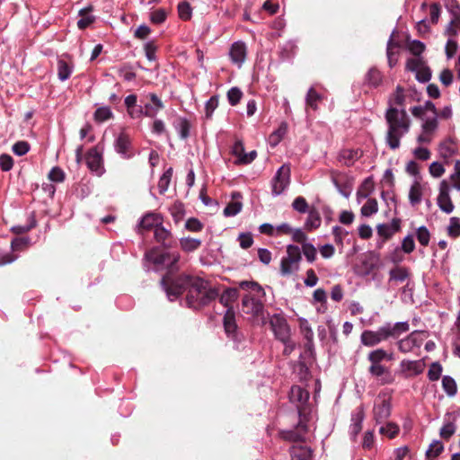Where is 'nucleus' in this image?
<instances>
[{
	"label": "nucleus",
	"mask_w": 460,
	"mask_h": 460,
	"mask_svg": "<svg viewBox=\"0 0 460 460\" xmlns=\"http://www.w3.org/2000/svg\"><path fill=\"white\" fill-rule=\"evenodd\" d=\"M385 119L387 125L385 143L392 149L400 147L401 139L411 128V119L404 108L387 107L385 113Z\"/></svg>",
	"instance_id": "nucleus-1"
},
{
	"label": "nucleus",
	"mask_w": 460,
	"mask_h": 460,
	"mask_svg": "<svg viewBox=\"0 0 460 460\" xmlns=\"http://www.w3.org/2000/svg\"><path fill=\"white\" fill-rule=\"evenodd\" d=\"M199 285H201L200 278L187 274L177 277L166 275L161 279V286L170 301L176 300L181 294L187 292L186 299L193 304V294H199Z\"/></svg>",
	"instance_id": "nucleus-2"
},
{
	"label": "nucleus",
	"mask_w": 460,
	"mask_h": 460,
	"mask_svg": "<svg viewBox=\"0 0 460 460\" xmlns=\"http://www.w3.org/2000/svg\"><path fill=\"white\" fill-rule=\"evenodd\" d=\"M410 329L407 321L394 323H385L376 331L365 330L360 335V342L367 347H374L389 339H397Z\"/></svg>",
	"instance_id": "nucleus-3"
},
{
	"label": "nucleus",
	"mask_w": 460,
	"mask_h": 460,
	"mask_svg": "<svg viewBox=\"0 0 460 460\" xmlns=\"http://www.w3.org/2000/svg\"><path fill=\"white\" fill-rule=\"evenodd\" d=\"M302 260L301 251L297 245L288 244L287 246V254L280 261V275L288 277L299 270L300 261Z\"/></svg>",
	"instance_id": "nucleus-4"
},
{
	"label": "nucleus",
	"mask_w": 460,
	"mask_h": 460,
	"mask_svg": "<svg viewBox=\"0 0 460 460\" xmlns=\"http://www.w3.org/2000/svg\"><path fill=\"white\" fill-rule=\"evenodd\" d=\"M145 259L155 266H166L172 270L180 260L179 252H160L159 248H153L145 253Z\"/></svg>",
	"instance_id": "nucleus-5"
},
{
	"label": "nucleus",
	"mask_w": 460,
	"mask_h": 460,
	"mask_svg": "<svg viewBox=\"0 0 460 460\" xmlns=\"http://www.w3.org/2000/svg\"><path fill=\"white\" fill-rule=\"evenodd\" d=\"M198 288L199 294H193L194 303L191 304L186 299V304L190 308L199 310L204 306L208 305L217 296L218 293L215 288H208L207 282L201 279V285Z\"/></svg>",
	"instance_id": "nucleus-6"
},
{
	"label": "nucleus",
	"mask_w": 460,
	"mask_h": 460,
	"mask_svg": "<svg viewBox=\"0 0 460 460\" xmlns=\"http://www.w3.org/2000/svg\"><path fill=\"white\" fill-rule=\"evenodd\" d=\"M290 167L288 164L281 165L271 180V194L274 197L282 194L290 184Z\"/></svg>",
	"instance_id": "nucleus-7"
},
{
	"label": "nucleus",
	"mask_w": 460,
	"mask_h": 460,
	"mask_svg": "<svg viewBox=\"0 0 460 460\" xmlns=\"http://www.w3.org/2000/svg\"><path fill=\"white\" fill-rule=\"evenodd\" d=\"M331 181L341 195L349 198L352 191L353 179L337 170L330 172Z\"/></svg>",
	"instance_id": "nucleus-8"
},
{
	"label": "nucleus",
	"mask_w": 460,
	"mask_h": 460,
	"mask_svg": "<svg viewBox=\"0 0 460 460\" xmlns=\"http://www.w3.org/2000/svg\"><path fill=\"white\" fill-rule=\"evenodd\" d=\"M146 97L150 100V102L146 103L144 106H138V119L142 116L152 119L155 118L158 112L164 108L163 101L156 93H149Z\"/></svg>",
	"instance_id": "nucleus-9"
},
{
	"label": "nucleus",
	"mask_w": 460,
	"mask_h": 460,
	"mask_svg": "<svg viewBox=\"0 0 460 460\" xmlns=\"http://www.w3.org/2000/svg\"><path fill=\"white\" fill-rule=\"evenodd\" d=\"M270 325L274 336L279 341H287L290 336V327L287 319L280 314H275L270 318Z\"/></svg>",
	"instance_id": "nucleus-10"
},
{
	"label": "nucleus",
	"mask_w": 460,
	"mask_h": 460,
	"mask_svg": "<svg viewBox=\"0 0 460 460\" xmlns=\"http://www.w3.org/2000/svg\"><path fill=\"white\" fill-rule=\"evenodd\" d=\"M421 332L413 331L407 337L397 341L398 349L402 353H410L414 349H420L422 345L423 339L420 337Z\"/></svg>",
	"instance_id": "nucleus-11"
},
{
	"label": "nucleus",
	"mask_w": 460,
	"mask_h": 460,
	"mask_svg": "<svg viewBox=\"0 0 460 460\" xmlns=\"http://www.w3.org/2000/svg\"><path fill=\"white\" fill-rule=\"evenodd\" d=\"M115 151L125 159L132 158L135 155L130 137L121 132L114 142Z\"/></svg>",
	"instance_id": "nucleus-12"
},
{
	"label": "nucleus",
	"mask_w": 460,
	"mask_h": 460,
	"mask_svg": "<svg viewBox=\"0 0 460 460\" xmlns=\"http://www.w3.org/2000/svg\"><path fill=\"white\" fill-rule=\"evenodd\" d=\"M449 192V185L445 180L442 181L439 184V193L437 198V204L438 208L446 214H451L455 208Z\"/></svg>",
	"instance_id": "nucleus-13"
},
{
	"label": "nucleus",
	"mask_w": 460,
	"mask_h": 460,
	"mask_svg": "<svg viewBox=\"0 0 460 460\" xmlns=\"http://www.w3.org/2000/svg\"><path fill=\"white\" fill-rule=\"evenodd\" d=\"M368 373L382 385H390L394 381L391 369L383 364L370 365Z\"/></svg>",
	"instance_id": "nucleus-14"
},
{
	"label": "nucleus",
	"mask_w": 460,
	"mask_h": 460,
	"mask_svg": "<svg viewBox=\"0 0 460 460\" xmlns=\"http://www.w3.org/2000/svg\"><path fill=\"white\" fill-rule=\"evenodd\" d=\"M231 153L237 158L235 164H249L257 157V152L252 150L246 153L244 150V145L242 140H236L233 146Z\"/></svg>",
	"instance_id": "nucleus-15"
},
{
	"label": "nucleus",
	"mask_w": 460,
	"mask_h": 460,
	"mask_svg": "<svg viewBox=\"0 0 460 460\" xmlns=\"http://www.w3.org/2000/svg\"><path fill=\"white\" fill-rule=\"evenodd\" d=\"M263 309V304L255 296L246 294L242 299V312L251 316L259 315Z\"/></svg>",
	"instance_id": "nucleus-16"
},
{
	"label": "nucleus",
	"mask_w": 460,
	"mask_h": 460,
	"mask_svg": "<svg viewBox=\"0 0 460 460\" xmlns=\"http://www.w3.org/2000/svg\"><path fill=\"white\" fill-rule=\"evenodd\" d=\"M365 419V411L362 405L357 407L351 412L349 434L351 440L355 441L362 429V423Z\"/></svg>",
	"instance_id": "nucleus-17"
},
{
	"label": "nucleus",
	"mask_w": 460,
	"mask_h": 460,
	"mask_svg": "<svg viewBox=\"0 0 460 460\" xmlns=\"http://www.w3.org/2000/svg\"><path fill=\"white\" fill-rule=\"evenodd\" d=\"M85 160L88 168L98 176L104 172L102 154L97 147H93L87 152Z\"/></svg>",
	"instance_id": "nucleus-18"
},
{
	"label": "nucleus",
	"mask_w": 460,
	"mask_h": 460,
	"mask_svg": "<svg viewBox=\"0 0 460 460\" xmlns=\"http://www.w3.org/2000/svg\"><path fill=\"white\" fill-rule=\"evenodd\" d=\"M75 70L74 61L69 56L60 57L57 60L58 78L61 82L68 80Z\"/></svg>",
	"instance_id": "nucleus-19"
},
{
	"label": "nucleus",
	"mask_w": 460,
	"mask_h": 460,
	"mask_svg": "<svg viewBox=\"0 0 460 460\" xmlns=\"http://www.w3.org/2000/svg\"><path fill=\"white\" fill-rule=\"evenodd\" d=\"M247 56V47L243 41L234 42L229 49V57L231 61L241 67L244 63Z\"/></svg>",
	"instance_id": "nucleus-20"
},
{
	"label": "nucleus",
	"mask_w": 460,
	"mask_h": 460,
	"mask_svg": "<svg viewBox=\"0 0 460 460\" xmlns=\"http://www.w3.org/2000/svg\"><path fill=\"white\" fill-rule=\"evenodd\" d=\"M402 220L398 217L392 219L390 224H379L376 226V234L378 237L385 240H390L397 232L401 230Z\"/></svg>",
	"instance_id": "nucleus-21"
},
{
	"label": "nucleus",
	"mask_w": 460,
	"mask_h": 460,
	"mask_svg": "<svg viewBox=\"0 0 460 460\" xmlns=\"http://www.w3.org/2000/svg\"><path fill=\"white\" fill-rule=\"evenodd\" d=\"M362 156L363 151L360 148H344L338 153L337 159L343 165L350 167Z\"/></svg>",
	"instance_id": "nucleus-22"
},
{
	"label": "nucleus",
	"mask_w": 460,
	"mask_h": 460,
	"mask_svg": "<svg viewBox=\"0 0 460 460\" xmlns=\"http://www.w3.org/2000/svg\"><path fill=\"white\" fill-rule=\"evenodd\" d=\"M162 224L163 217L160 214L148 212L141 217L137 227V231L140 233L141 230L149 231L152 228L155 229Z\"/></svg>",
	"instance_id": "nucleus-23"
},
{
	"label": "nucleus",
	"mask_w": 460,
	"mask_h": 460,
	"mask_svg": "<svg viewBox=\"0 0 460 460\" xmlns=\"http://www.w3.org/2000/svg\"><path fill=\"white\" fill-rule=\"evenodd\" d=\"M298 431L296 430H285L281 433L283 439L293 442L296 444H299L305 441V434L308 431V426L306 423H304L300 420L296 426Z\"/></svg>",
	"instance_id": "nucleus-24"
},
{
	"label": "nucleus",
	"mask_w": 460,
	"mask_h": 460,
	"mask_svg": "<svg viewBox=\"0 0 460 460\" xmlns=\"http://www.w3.org/2000/svg\"><path fill=\"white\" fill-rule=\"evenodd\" d=\"M154 235L155 240L160 243L164 248H172L177 244L172 232L166 229L163 224L155 229Z\"/></svg>",
	"instance_id": "nucleus-25"
},
{
	"label": "nucleus",
	"mask_w": 460,
	"mask_h": 460,
	"mask_svg": "<svg viewBox=\"0 0 460 460\" xmlns=\"http://www.w3.org/2000/svg\"><path fill=\"white\" fill-rule=\"evenodd\" d=\"M223 324L227 337L235 340L237 338V324L235 313L233 308H228L223 318Z\"/></svg>",
	"instance_id": "nucleus-26"
},
{
	"label": "nucleus",
	"mask_w": 460,
	"mask_h": 460,
	"mask_svg": "<svg viewBox=\"0 0 460 460\" xmlns=\"http://www.w3.org/2000/svg\"><path fill=\"white\" fill-rule=\"evenodd\" d=\"M392 405L389 400H382L379 403H376L373 409L374 419L376 423H382L391 415Z\"/></svg>",
	"instance_id": "nucleus-27"
},
{
	"label": "nucleus",
	"mask_w": 460,
	"mask_h": 460,
	"mask_svg": "<svg viewBox=\"0 0 460 460\" xmlns=\"http://www.w3.org/2000/svg\"><path fill=\"white\" fill-rule=\"evenodd\" d=\"M291 460H311L313 450L307 446L294 444L289 448Z\"/></svg>",
	"instance_id": "nucleus-28"
},
{
	"label": "nucleus",
	"mask_w": 460,
	"mask_h": 460,
	"mask_svg": "<svg viewBox=\"0 0 460 460\" xmlns=\"http://www.w3.org/2000/svg\"><path fill=\"white\" fill-rule=\"evenodd\" d=\"M410 277L409 270L402 266H396L389 270L388 285L393 286L404 282Z\"/></svg>",
	"instance_id": "nucleus-29"
},
{
	"label": "nucleus",
	"mask_w": 460,
	"mask_h": 460,
	"mask_svg": "<svg viewBox=\"0 0 460 460\" xmlns=\"http://www.w3.org/2000/svg\"><path fill=\"white\" fill-rule=\"evenodd\" d=\"M323 96L321 93H317L313 86L310 87L305 95L306 109L317 111L319 108V103L323 101Z\"/></svg>",
	"instance_id": "nucleus-30"
},
{
	"label": "nucleus",
	"mask_w": 460,
	"mask_h": 460,
	"mask_svg": "<svg viewBox=\"0 0 460 460\" xmlns=\"http://www.w3.org/2000/svg\"><path fill=\"white\" fill-rule=\"evenodd\" d=\"M289 398L292 402L304 404L309 399V393L299 385H293L290 389Z\"/></svg>",
	"instance_id": "nucleus-31"
},
{
	"label": "nucleus",
	"mask_w": 460,
	"mask_h": 460,
	"mask_svg": "<svg viewBox=\"0 0 460 460\" xmlns=\"http://www.w3.org/2000/svg\"><path fill=\"white\" fill-rule=\"evenodd\" d=\"M422 199V186L420 181H414L409 190V202L412 207L419 205Z\"/></svg>",
	"instance_id": "nucleus-32"
},
{
	"label": "nucleus",
	"mask_w": 460,
	"mask_h": 460,
	"mask_svg": "<svg viewBox=\"0 0 460 460\" xmlns=\"http://www.w3.org/2000/svg\"><path fill=\"white\" fill-rule=\"evenodd\" d=\"M92 11V5H89L79 11V16H81V18L77 21V26L79 29L84 30L94 22L95 17L90 13Z\"/></svg>",
	"instance_id": "nucleus-33"
},
{
	"label": "nucleus",
	"mask_w": 460,
	"mask_h": 460,
	"mask_svg": "<svg viewBox=\"0 0 460 460\" xmlns=\"http://www.w3.org/2000/svg\"><path fill=\"white\" fill-rule=\"evenodd\" d=\"M173 126L181 139H187L190 137V123L187 118H179Z\"/></svg>",
	"instance_id": "nucleus-34"
},
{
	"label": "nucleus",
	"mask_w": 460,
	"mask_h": 460,
	"mask_svg": "<svg viewBox=\"0 0 460 460\" xmlns=\"http://www.w3.org/2000/svg\"><path fill=\"white\" fill-rule=\"evenodd\" d=\"M365 82L367 85L376 88L383 82V75L377 68L371 67L366 75Z\"/></svg>",
	"instance_id": "nucleus-35"
},
{
	"label": "nucleus",
	"mask_w": 460,
	"mask_h": 460,
	"mask_svg": "<svg viewBox=\"0 0 460 460\" xmlns=\"http://www.w3.org/2000/svg\"><path fill=\"white\" fill-rule=\"evenodd\" d=\"M405 103L404 89L401 85H397L394 93L388 100V107L403 108Z\"/></svg>",
	"instance_id": "nucleus-36"
},
{
	"label": "nucleus",
	"mask_w": 460,
	"mask_h": 460,
	"mask_svg": "<svg viewBox=\"0 0 460 460\" xmlns=\"http://www.w3.org/2000/svg\"><path fill=\"white\" fill-rule=\"evenodd\" d=\"M400 367L403 371L411 372L415 376L421 374L424 369L423 364L418 360L403 359L401 361Z\"/></svg>",
	"instance_id": "nucleus-37"
},
{
	"label": "nucleus",
	"mask_w": 460,
	"mask_h": 460,
	"mask_svg": "<svg viewBox=\"0 0 460 460\" xmlns=\"http://www.w3.org/2000/svg\"><path fill=\"white\" fill-rule=\"evenodd\" d=\"M238 297V290L236 288H227L219 296V302L225 307L233 308L232 304Z\"/></svg>",
	"instance_id": "nucleus-38"
},
{
	"label": "nucleus",
	"mask_w": 460,
	"mask_h": 460,
	"mask_svg": "<svg viewBox=\"0 0 460 460\" xmlns=\"http://www.w3.org/2000/svg\"><path fill=\"white\" fill-rule=\"evenodd\" d=\"M321 226V217L316 209L308 211L307 218L305 222V228L307 231L317 229Z\"/></svg>",
	"instance_id": "nucleus-39"
},
{
	"label": "nucleus",
	"mask_w": 460,
	"mask_h": 460,
	"mask_svg": "<svg viewBox=\"0 0 460 460\" xmlns=\"http://www.w3.org/2000/svg\"><path fill=\"white\" fill-rule=\"evenodd\" d=\"M179 242L181 249L187 252H194L201 245V240L191 237H182Z\"/></svg>",
	"instance_id": "nucleus-40"
},
{
	"label": "nucleus",
	"mask_w": 460,
	"mask_h": 460,
	"mask_svg": "<svg viewBox=\"0 0 460 460\" xmlns=\"http://www.w3.org/2000/svg\"><path fill=\"white\" fill-rule=\"evenodd\" d=\"M137 96L136 94H129L124 100V103L127 108L128 114L132 119H138V114H137L138 106H137Z\"/></svg>",
	"instance_id": "nucleus-41"
},
{
	"label": "nucleus",
	"mask_w": 460,
	"mask_h": 460,
	"mask_svg": "<svg viewBox=\"0 0 460 460\" xmlns=\"http://www.w3.org/2000/svg\"><path fill=\"white\" fill-rule=\"evenodd\" d=\"M442 387L447 396L453 397L457 393V385L455 379L450 376H444L442 378Z\"/></svg>",
	"instance_id": "nucleus-42"
},
{
	"label": "nucleus",
	"mask_w": 460,
	"mask_h": 460,
	"mask_svg": "<svg viewBox=\"0 0 460 460\" xmlns=\"http://www.w3.org/2000/svg\"><path fill=\"white\" fill-rule=\"evenodd\" d=\"M438 152L442 158L449 159L456 153V148L454 143L451 140H448L439 145Z\"/></svg>",
	"instance_id": "nucleus-43"
},
{
	"label": "nucleus",
	"mask_w": 460,
	"mask_h": 460,
	"mask_svg": "<svg viewBox=\"0 0 460 460\" xmlns=\"http://www.w3.org/2000/svg\"><path fill=\"white\" fill-rule=\"evenodd\" d=\"M172 176V168H168L160 177L158 181V190L160 194H164L171 182V179Z\"/></svg>",
	"instance_id": "nucleus-44"
},
{
	"label": "nucleus",
	"mask_w": 460,
	"mask_h": 460,
	"mask_svg": "<svg viewBox=\"0 0 460 460\" xmlns=\"http://www.w3.org/2000/svg\"><path fill=\"white\" fill-rule=\"evenodd\" d=\"M444 450V446L441 441L434 440L426 451V456L429 460L436 459Z\"/></svg>",
	"instance_id": "nucleus-45"
},
{
	"label": "nucleus",
	"mask_w": 460,
	"mask_h": 460,
	"mask_svg": "<svg viewBox=\"0 0 460 460\" xmlns=\"http://www.w3.org/2000/svg\"><path fill=\"white\" fill-rule=\"evenodd\" d=\"M300 251L309 263H313L316 260L317 250L311 243H304Z\"/></svg>",
	"instance_id": "nucleus-46"
},
{
	"label": "nucleus",
	"mask_w": 460,
	"mask_h": 460,
	"mask_svg": "<svg viewBox=\"0 0 460 460\" xmlns=\"http://www.w3.org/2000/svg\"><path fill=\"white\" fill-rule=\"evenodd\" d=\"M287 133V125L282 124L278 129L273 131L269 137V142L271 146H276Z\"/></svg>",
	"instance_id": "nucleus-47"
},
{
	"label": "nucleus",
	"mask_w": 460,
	"mask_h": 460,
	"mask_svg": "<svg viewBox=\"0 0 460 460\" xmlns=\"http://www.w3.org/2000/svg\"><path fill=\"white\" fill-rule=\"evenodd\" d=\"M385 350L384 349H376L370 351L367 355V360L370 362V365H378L382 364L385 360Z\"/></svg>",
	"instance_id": "nucleus-48"
},
{
	"label": "nucleus",
	"mask_w": 460,
	"mask_h": 460,
	"mask_svg": "<svg viewBox=\"0 0 460 460\" xmlns=\"http://www.w3.org/2000/svg\"><path fill=\"white\" fill-rule=\"evenodd\" d=\"M113 116V113L111 111V110L107 107V106H103V107H100L98 109H96V111H94V119L97 121V122H104L110 119H111Z\"/></svg>",
	"instance_id": "nucleus-49"
},
{
	"label": "nucleus",
	"mask_w": 460,
	"mask_h": 460,
	"mask_svg": "<svg viewBox=\"0 0 460 460\" xmlns=\"http://www.w3.org/2000/svg\"><path fill=\"white\" fill-rule=\"evenodd\" d=\"M239 287L242 289H250L251 291L254 292L258 296H265V292L261 287V285L255 281L243 280L239 283Z\"/></svg>",
	"instance_id": "nucleus-50"
},
{
	"label": "nucleus",
	"mask_w": 460,
	"mask_h": 460,
	"mask_svg": "<svg viewBox=\"0 0 460 460\" xmlns=\"http://www.w3.org/2000/svg\"><path fill=\"white\" fill-rule=\"evenodd\" d=\"M437 117L438 114L428 115L424 119H422V131H424L425 133L433 132L438 127Z\"/></svg>",
	"instance_id": "nucleus-51"
},
{
	"label": "nucleus",
	"mask_w": 460,
	"mask_h": 460,
	"mask_svg": "<svg viewBox=\"0 0 460 460\" xmlns=\"http://www.w3.org/2000/svg\"><path fill=\"white\" fill-rule=\"evenodd\" d=\"M218 106V97L217 95L211 96L205 103V118L211 119L215 110Z\"/></svg>",
	"instance_id": "nucleus-52"
},
{
	"label": "nucleus",
	"mask_w": 460,
	"mask_h": 460,
	"mask_svg": "<svg viewBox=\"0 0 460 460\" xmlns=\"http://www.w3.org/2000/svg\"><path fill=\"white\" fill-rule=\"evenodd\" d=\"M399 426L394 422H387L379 429L380 434L385 435L390 438H394L399 433Z\"/></svg>",
	"instance_id": "nucleus-53"
},
{
	"label": "nucleus",
	"mask_w": 460,
	"mask_h": 460,
	"mask_svg": "<svg viewBox=\"0 0 460 460\" xmlns=\"http://www.w3.org/2000/svg\"><path fill=\"white\" fill-rule=\"evenodd\" d=\"M378 210L377 201L375 199H368L361 208V214L364 217H370Z\"/></svg>",
	"instance_id": "nucleus-54"
},
{
	"label": "nucleus",
	"mask_w": 460,
	"mask_h": 460,
	"mask_svg": "<svg viewBox=\"0 0 460 460\" xmlns=\"http://www.w3.org/2000/svg\"><path fill=\"white\" fill-rule=\"evenodd\" d=\"M242 208L243 204L241 201H233L224 208L223 214L226 217H234L242 210Z\"/></svg>",
	"instance_id": "nucleus-55"
},
{
	"label": "nucleus",
	"mask_w": 460,
	"mask_h": 460,
	"mask_svg": "<svg viewBox=\"0 0 460 460\" xmlns=\"http://www.w3.org/2000/svg\"><path fill=\"white\" fill-rule=\"evenodd\" d=\"M416 237L422 246H427L430 240V233L425 226H421L417 229Z\"/></svg>",
	"instance_id": "nucleus-56"
},
{
	"label": "nucleus",
	"mask_w": 460,
	"mask_h": 460,
	"mask_svg": "<svg viewBox=\"0 0 460 460\" xmlns=\"http://www.w3.org/2000/svg\"><path fill=\"white\" fill-rule=\"evenodd\" d=\"M204 227L203 223L197 217H190L185 222V229L190 232L198 233Z\"/></svg>",
	"instance_id": "nucleus-57"
},
{
	"label": "nucleus",
	"mask_w": 460,
	"mask_h": 460,
	"mask_svg": "<svg viewBox=\"0 0 460 460\" xmlns=\"http://www.w3.org/2000/svg\"><path fill=\"white\" fill-rule=\"evenodd\" d=\"M179 17L183 21H188L191 18L192 9L188 2H181L178 4Z\"/></svg>",
	"instance_id": "nucleus-58"
},
{
	"label": "nucleus",
	"mask_w": 460,
	"mask_h": 460,
	"mask_svg": "<svg viewBox=\"0 0 460 460\" xmlns=\"http://www.w3.org/2000/svg\"><path fill=\"white\" fill-rule=\"evenodd\" d=\"M442 366L438 362H433L430 364L429 371H428V377L430 381H437L439 379L441 374H442Z\"/></svg>",
	"instance_id": "nucleus-59"
},
{
	"label": "nucleus",
	"mask_w": 460,
	"mask_h": 460,
	"mask_svg": "<svg viewBox=\"0 0 460 460\" xmlns=\"http://www.w3.org/2000/svg\"><path fill=\"white\" fill-rule=\"evenodd\" d=\"M447 234L454 238L460 236V218L451 217L447 227Z\"/></svg>",
	"instance_id": "nucleus-60"
},
{
	"label": "nucleus",
	"mask_w": 460,
	"mask_h": 460,
	"mask_svg": "<svg viewBox=\"0 0 460 460\" xmlns=\"http://www.w3.org/2000/svg\"><path fill=\"white\" fill-rule=\"evenodd\" d=\"M292 208L294 210H296L301 214H304V213H306L309 211L308 203H307L306 199L302 196H298L293 200Z\"/></svg>",
	"instance_id": "nucleus-61"
},
{
	"label": "nucleus",
	"mask_w": 460,
	"mask_h": 460,
	"mask_svg": "<svg viewBox=\"0 0 460 460\" xmlns=\"http://www.w3.org/2000/svg\"><path fill=\"white\" fill-rule=\"evenodd\" d=\"M226 95H227L228 102L232 106H235L236 104L239 103V102L243 96V93L238 87H232L228 90Z\"/></svg>",
	"instance_id": "nucleus-62"
},
{
	"label": "nucleus",
	"mask_w": 460,
	"mask_h": 460,
	"mask_svg": "<svg viewBox=\"0 0 460 460\" xmlns=\"http://www.w3.org/2000/svg\"><path fill=\"white\" fill-rule=\"evenodd\" d=\"M145 55L149 61L156 60L157 46L154 40L146 41L144 45Z\"/></svg>",
	"instance_id": "nucleus-63"
},
{
	"label": "nucleus",
	"mask_w": 460,
	"mask_h": 460,
	"mask_svg": "<svg viewBox=\"0 0 460 460\" xmlns=\"http://www.w3.org/2000/svg\"><path fill=\"white\" fill-rule=\"evenodd\" d=\"M408 49L412 55L420 57L425 50V44L420 40H413L409 43Z\"/></svg>",
	"instance_id": "nucleus-64"
}]
</instances>
